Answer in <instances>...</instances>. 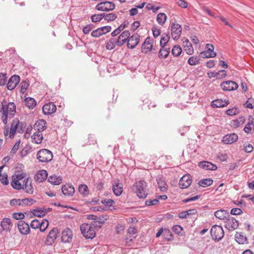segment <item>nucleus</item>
Listing matches in <instances>:
<instances>
[{
  "label": "nucleus",
  "instance_id": "1",
  "mask_svg": "<svg viewBox=\"0 0 254 254\" xmlns=\"http://www.w3.org/2000/svg\"><path fill=\"white\" fill-rule=\"evenodd\" d=\"M0 112L2 113L1 120L4 124L6 125L7 119L12 118L16 113V106L13 102H2L0 104Z\"/></svg>",
  "mask_w": 254,
  "mask_h": 254
},
{
  "label": "nucleus",
  "instance_id": "2",
  "mask_svg": "<svg viewBox=\"0 0 254 254\" xmlns=\"http://www.w3.org/2000/svg\"><path fill=\"white\" fill-rule=\"evenodd\" d=\"M147 183L146 182L144 181H139L133 185L132 189L138 197L144 198L147 195Z\"/></svg>",
  "mask_w": 254,
  "mask_h": 254
},
{
  "label": "nucleus",
  "instance_id": "3",
  "mask_svg": "<svg viewBox=\"0 0 254 254\" xmlns=\"http://www.w3.org/2000/svg\"><path fill=\"white\" fill-rule=\"evenodd\" d=\"M80 231L86 239H93L96 235L95 229L91 224H83L80 226Z\"/></svg>",
  "mask_w": 254,
  "mask_h": 254
},
{
  "label": "nucleus",
  "instance_id": "4",
  "mask_svg": "<svg viewBox=\"0 0 254 254\" xmlns=\"http://www.w3.org/2000/svg\"><path fill=\"white\" fill-rule=\"evenodd\" d=\"M37 157L41 162H48L52 160L53 154L51 151L46 149H43L37 152Z\"/></svg>",
  "mask_w": 254,
  "mask_h": 254
},
{
  "label": "nucleus",
  "instance_id": "5",
  "mask_svg": "<svg viewBox=\"0 0 254 254\" xmlns=\"http://www.w3.org/2000/svg\"><path fill=\"white\" fill-rule=\"evenodd\" d=\"M26 174L25 173H21L15 175V176H12V180L11 182V187L17 190H19L21 186V181L26 178Z\"/></svg>",
  "mask_w": 254,
  "mask_h": 254
},
{
  "label": "nucleus",
  "instance_id": "6",
  "mask_svg": "<svg viewBox=\"0 0 254 254\" xmlns=\"http://www.w3.org/2000/svg\"><path fill=\"white\" fill-rule=\"evenodd\" d=\"M210 234L213 239L219 241L224 237V232L222 227L216 225L212 227Z\"/></svg>",
  "mask_w": 254,
  "mask_h": 254
},
{
  "label": "nucleus",
  "instance_id": "7",
  "mask_svg": "<svg viewBox=\"0 0 254 254\" xmlns=\"http://www.w3.org/2000/svg\"><path fill=\"white\" fill-rule=\"evenodd\" d=\"M20 190H23L25 192L29 194L33 193L34 188L32 185V181L29 177H27L22 181V184L21 183Z\"/></svg>",
  "mask_w": 254,
  "mask_h": 254
},
{
  "label": "nucleus",
  "instance_id": "8",
  "mask_svg": "<svg viewBox=\"0 0 254 254\" xmlns=\"http://www.w3.org/2000/svg\"><path fill=\"white\" fill-rule=\"evenodd\" d=\"M115 8V4L111 1H106L101 2L95 6V9L98 11H109Z\"/></svg>",
  "mask_w": 254,
  "mask_h": 254
},
{
  "label": "nucleus",
  "instance_id": "9",
  "mask_svg": "<svg viewBox=\"0 0 254 254\" xmlns=\"http://www.w3.org/2000/svg\"><path fill=\"white\" fill-rule=\"evenodd\" d=\"M239 226V222L233 217L228 216L224 221V226L229 231L236 229Z\"/></svg>",
  "mask_w": 254,
  "mask_h": 254
},
{
  "label": "nucleus",
  "instance_id": "10",
  "mask_svg": "<svg viewBox=\"0 0 254 254\" xmlns=\"http://www.w3.org/2000/svg\"><path fill=\"white\" fill-rule=\"evenodd\" d=\"M220 87L223 91H231L236 90L238 88V85L233 81L228 80L222 82Z\"/></svg>",
  "mask_w": 254,
  "mask_h": 254
},
{
  "label": "nucleus",
  "instance_id": "11",
  "mask_svg": "<svg viewBox=\"0 0 254 254\" xmlns=\"http://www.w3.org/2000/svg\"><path fill=\"white\" fill-rule=\"evenodd\" d=\"M206 50L201 52L200 56L203 58H214L216 56V53L214 52V46L210 44L206 45Z\"/></svg>",
  "mask_w": 254,
  "mask_h": 254
},
{
  "label": "nucleus",
  "instance_id": "12",
  "mask_svg": "<svg viewBox=\"0 0 254 254\" xmlns=\"http://www.w3.org/2000/svg\"><path fill=\"white\" fill-rule=\"evenodd\" d=\"M182 26L181 25L173 23L171 25V35L174 40L178 39L182 33Z\"/></svg>",
  "mask_w": 254,
  "mask_h": 254
},
{
  "label": "nucleus",
  "instance_id": "13",
  "mask_svg": "<svg viewBox=\"0 0 254 254\" xmlns=\"http://www.w3.org/2000/svg\"><path fill=\"white\" fill-rule=\"evenodd\" d=\"M153 43V39L149 37L146 38L142 45L141 52L145 54L149 53L152 49Z\"/></svg>",
  "mask_w": 254,
  "mask_h": 254
},
{
  "label": "nucleus",
  "instance_id": "14",
  "mask_svg": "<svg viewBox=\"0 0 254 254\" xmlns=\"http://www.w3.org/2000/svg\"><path fill=\"white\" fill-rule=\"evenodd\" d=\"M191 176L189 174H186L180 179L179 185L181 189H186L191 185Z\"/></svg>",
  "mask_w": 254,
  "mask_h": 254
},
{
  "label": "nucleus",
  "instance_id": "15",
  "mask_svg": "<svg viewBox=\"0 0 254 254\" xmlns=\"http://www.w3.org/2000/svg\"><path fill=\"white\" fill-rule=\"evenodd\" d=\"M58 233V230L57 228H53L52 229L47 236L45 241L46 245L50 246L53 244L57 238Z\"/></svg>",
  "mask_w": 254,
  "mask_h": 254
},
{
  "label": "nucleus",
  "instance_id": "16",
  "mask_svg": "<svg viewBox=\"0 0 254 254\" xmlns=\"http://www.w3.org/2000/svg\"><path fill=\"white\" fill-rule=\"evenodd\" d=\"M140 36L137 34H133L129 37L127 40V46L129 49L134 48L139 42Z\"/></svg>",
  "mask_w": 254,
  "mask_h": 254
},
{
  "label": "nucleus",
  "instance_id": "17",
  "mask_svg": "<svg viewBox=\"0 0 254 254\" xmlns=\"http://www.w3.org/2000/svg\"><path fill=\"white\" fill-rule=\"evenodd\" d=\"M20 79V77L18 75H14L11 76L7 84V89L9 90L14 89L19 83Z\"/></svg>",
  "mask_w": 254,
  "mask_h": 254
},
{
  "label": "nucleus",
  "instance_id": "18",
  "mask_svg": "<svg viewBox=\"0 0 254 254\" xmlns=\"http://www.w3.org/2000/svg\"><path fill=\"white\" fill-rule=\"evenodd\" d=\"M130 35V33L128 30L124 31L122 34L119 36L116 42L117 43V46L121 47L123 46L128 40V38Z\"/></svg>",
  "mask_w": 254,
  "mask_h": 254
},
{
  "label": "nucleus",
  "instance_id": "19",
  "mask_svg": "<svg viewBox=\"0 0 254 254\" xmlns=\"http://www.w3.org/2000/svg\"><path fill=\"white\" fill-rule=\"evenodd\" d=\"M56 106L52 102L46 104L43 107V112L45 115H49L55 113L56 111Z\"/></svg>",
  "mask_w": 254,
  "mask_h": 254
},
{
  "label": "nucleus",
  "instance_id": "20",
  "mask_svg": "<svg viewBox=\"0 0 254 254\" xmlns=\"http://www.w3.org/2000/svg\"><path fill=\"white\" fill-rule=\"evenodd\" d=\"M183 46L184 50L188 55H191L194 53V50L191 43L186 38L182 39Z\"/></svg>",
  "mask_w": 254,
  "mask_h": 254
},
{
  "label": "nucleus",
  "instance_id": "21",
  "mask_svg": "<svg viewBox=\"0 0 254 254\" xmlns=\"http://www.w3.org/2000/svg\"><path fill=\"white\" fill-rule=\"evenodd\" d=\"M17 227L22 234L27 235L30 232L29 225L23 220L18 222Z\"/></svg>",
  "mask_w": 254,
  "mask_h": 254
},
{
  "label": "nucleus",
  "instance_id": "22",
  "mask_svg": "<svg viewBox=\"0 0 254 254\" xmlns=\"http://www.w3.org/2000/svg\"><path fill=\"white\" fill-rule=\"evenodd\" d=\"M238 139V135L234 133L226 134L223 138V142L225 144H229L236 142Z\"/></svg>",
  "mask_w": 254,
  "mask_h": 254
},
{
  "label": "nucleus",
  "instance_id": "23",
  "mask_svg": "<svg viewBox=\"0 0 254 254\" xmlns=\"http://www.w3.org/2000/svg\"><path fill=\"white\" fill-rule=\"evenodd\" d=\"M112 189L114 193L116 196H120L123 191V185L118 181H115L112 185Z\"/></svg>",
  "mask_w": 254,
  "mask_h": 254
},
{
  "label": "nucleus",
  "instance_id": "24",
  "mask_svg": "<svg viewBox=\"0 0 254 254\" xmlns=\"http://www.w3.org/2000/svg\"><path fill=\"white\" fill-rule=\"evenodd\" d=\"M12 226V224L11 219L9 218H4L0 223L1 231H10Z\"/></svg>",
  "mask_w": 254,
  "mask_h": 254
},
{
  "label": "nucleus",
  "instance_id": "25",
  "mask_svg": "<svg viewBox=\"0 0 254 254\" xmlns=\"http://www.w3.org/2000/svg\"><path fill=\"white\" fill-rule=\"evenodd\" d=\"M72 237V232L69 228H66L62 232V241L64 243H68Z\"/></svg>",
  "mask_w": 254,
  "mask_h": 254
},
{
  "label": "nucleus",
  "instance_id": "26",
  "mask_svg": "<svg viewBox=\"0 0 254 254\" xmlns=\"http://www.w3.org/2000/svg\"><path fill=\"white\" fill-rule=\"evenodd\" d=\"M47 176V172L45 170H41L35 174L34 178L36 182H42L46 180Z\"/></svg>",
  "mask_w": 254,
  "mask_h": 254
},
{
  "label": "nucleus",
  "instance_id": "27",
  "mask_svg": "<svg viewBox=\"0 0 254 254\" xmlns=\"http://www.w3.org/2000/svg\"><path fill=\"white\" fill-rule=\"evenodd\" d=\"M62 190L63 194L67 196H72L75 191L74 187L69 184L64 185Z\"/></svg>",
  "mask_w": 254,
  "mask_h": 254
},
{
  "label": "nucleus",
  "instance_id": "28",
  "mask_svg": "<svg viewBox=\"0 0 254 254\" xmlns=\"http://www.w3.org/2000/svg\"><path fill=\"white\" fill-rule=\"evenodd\" d=\"M229 103V102L228 100L219 99L213 100L211 105L213 108H221L226 106Z\"/></svg>",
  "mask_w": 254,
  "mask_h": 254
},
{
  "label": "nucleus",
  "instance_id": "29",
  "mask_svg": "<svg viewBox=\"0 0 254 254\" xmlns=\"http://www.w3.org/2000/svg\"><path fill=\"white\" fill-rule=\"evenodd\" d=\"M199 167L206 170H215L217 169V166L207 161H202L199 163Z\"/></svg>",
  "mask_w": 254,
  "mask_h": 254
},
{
  "label": "nucleus",
  "instance_id": "30",
  "mask_svg": "<svg viewBox=\"0 0 254 254\" xmlns=\"http://www.w3.org/2000/svg\"><path fill=\"white\" fill-rule=\"evenodd\" d=\"M157 185L160 190L162 191H165L168 189V185L165 179L161 177H158L156 179Z\"/></svg>",
  "mask_w": 254,
  "mask_h": 254
},
{
  "label": "nucleus",
  "instance_id": "31",
  "mask_svg": "<svg viewBox=\"0 0 254 254\" xmlns=\"http://www.w3.org/2000/svg\"><path fill=\"white\" fill-rule=\"evenodd\" d=\"M253 129H254V118L252 116H250L249 118V122L246 125L244 130L246 133H251Z\"/></svg>",
  "mask_w": 254,
  "mask_h": 254
},
{
  "label": "nucleus",
  "instance_id": "32",
  "mask_svg": "<svg viewBox=\"0 0 254 254\" xmlns=\"http://www.w3.org/2000/svg\"><path fill=\"white\" fill-rule=\"evenodd\" d=\"M46 122L44 120H39L35 124L34 127L37 131L41 132L46 129Z\"/></svg>",
  "mask_w": 254,
  "mask_h": 254
},
{
  "label": "nucleus",
  "instance_id": "33",
  "mask_svg": "<svg viewBox=\"0 0 254 254\" xmlns=\"http://www.w3.org/2000/svg\"><path fill=\"white\" fill-rule=\"evenodd\" d=\"M214 215L219 219L225 220L229 216V214L226 210L221 209L216 211Z\"/></svg>",
  "mask_w": 254,
  "mask_h": 254
},
{
  "label": "nucleus",
  "instance_id": "34",
  "mask_svg": "<svg viewBox=\"0 0 254 254\" xmlns=\"http://www.w3.org/2000/svg\"><path fill=\"white\" fill-rule=\"evenodd\" d=\"M19 123V120L17 119H14L11 124V128L9 130V135L10 138H12L15 133L17 126Z\"/></svg>",
  "mask_w": 254,
  "mask_h": 254
},
{
  "label": "nucleus",
  "instance_id": "35",
  "mask_svg": "<svg viewBox=\"0 0 254 254\" xmlns=\"http://www.w3.org/2000/svg\"><path fill=\"white\" fill-rule=\"evenodd\" d=\"M245 122V118L243 116L239 117L238 119L231 122V127L233 128H238L243 125Z\"/></svg>",
  "mask_w": 254,
  "mask_h": 254
},
{
  "label": "nucleus",
  "instance_id": "36",
  "mask_svg": "<svg viewBox=\"0 0 254 254\" xmlns=\"http://www.w3.org/2000/svg\"><path fill=\"white\" fill-rule=\"evenodd\" d=\"M32 142L40 144L42 142L43 140V134L40 131H37L33 133L31 136Z\"/></svg>",
  "mask_w": 254,
  "mask_h": 254
},
{
  "label": "nucleus",
  "instance_id": "37",
  "mask_svg": "<svg viewBox=\"0 0 254 254\" xmlns=\"http://www.w3.org/2000/svg\"><path fill=\"white\" fill-rule=\"evenodd\" d=\"M48 181L52 184L58 185L62 183V177L54 175L49 177Z\"/></svg>",
  "mask_w": 254,
  "mask_h": 254
},
{
  "label": "nucleus",
  "instance_id": "38",
  "mask_svg": "<svg viewBox=\"0 0 254 254\" xmlns=\"http://www.w3.org/2000/svg\"><path fill=\"white\" fill-rule=\"evenodd\" d=\"M170 52V48H165V47H161L158 53V56L160 59L166 58L169 55Z\"/></svg>",
  "mask_w": 254,
  "mask_h": 254
},
{
  "label": "nucleus",
  "instance_id": "39",
  "mask_svg": "<svg viewBox=\"0 0 254 254\" xmlns=\"http://www.w3.org/2000/svg\"><path fill=\"white\" fill-rule=\"evenodd\" d=\"M235 240L240 244H244L247 243V238L242 233L237 232L235 234Z\"/></svg>",
  "mask_w": 254,
  "mask_h": 254
},
{
  "label": "nucleus",
  "instance_id": "40",
  "mask_svg": "<svg viewBox=\"0 0 254 254\" xmlns=\"http://www.w3.org/2000/svg\"><path fill=\"white\" fill-rule=\"evenodd\" d=\"M25 104L29 109H33L36 105L35 100L33 98L28 97L25 99Z\"/></svg>",
  "mask_w": 254,
  "mask_h": 254
},
{
  "label": "nucleus",
  "instance_id": "41",
  "mask_svg": "<svg viewBox=\"0 0 254 254\" xmlns=\"http://www.w3.org/2000/svg\"><path fill=\"white\" fill-rule=\"evenodd\" d=\"M167 19V16L164 13H159L158 14L156 20L157 22L161 25H163Z\"/></svg>",
  "mask_w": 254,
  "mask_h": 254
},
{
  "label": "nucleus",
  "instance_id": "42",
  "mask_svg": "<svg viewBox=\"0 0 254 254\" xmlns=\"http://www.w3.org/2000/svg\"><path fill=\"white\" fill-rule=\"evenodd\" d=\"M116 46H117L116 39L112 38L106 43V48L107 50H111L113 49Z\"/></svg>",
  "mask_w": 254,
  "mask_h": 254
},
{
  "label": "nucleus",
  "instance_id": "43",
  "mask_svg": "<svg viewBox=\"0 0 254 254\" xmlns=\"http://www.w3.org/2000/svg\"><path fill=\"white\" fill-rule=\"evenodd\" d=\"M9 204L12 206H24L23 199H12Z\"/></svg>",
  "mask_w": 254,
  "mask_h": 254
},
{
  "label": "nucleus",
  "instance_id": "44",
  "mask_svg": "<svg viewBox=\"0 0 254 254\" xmlns=\"http://www.w3.org/2000/svg\"><path fill=\"white\" fill-rule=\"evenodd\" d=\"M213 180L211 179H204L201 180L198 182L199 186L202 187H207L212 185Z\"/></svg>",
  "mask_w": 254,
  "mask_h": 254
},
{
  "label": "nucleus",
  "instance_id": "45",
  "mask_svg": "<svg viewBox=\"0 0 254 254\" xmlns=\"http://www.w3.org/2000/svg\"><path fill=\"white\" fill-rule=\"evenodd\" d=\"M199 61L200 59L198 57L192 56L189 59L188 63L190 65H195L200 63Z\"/></svg>",
  "mask_w": 254,
  "mask_h": 254
},
{
  "label": "nucleus",
  "instance_id": "46",
  "mask_svg": "<svg viewBox=\"0 0 254 254\" xmlns=\"http://www.w3.org/2000/svg\"><path fill=\"white\" fill-rule=\"evenodd\" d=\"M104 18L107 21L111 22L114 21L117 18V15L115 13H111L109 14L104 13Z\"/></svg>",
  "mask_w": 254,
  "mask_h": 254
},
{
  "label": "nucleus",
  "instance_id": "47",
  "mask_svg": "<svg viewBox=\"0 0 254 254\" xmlns=\"http://www.w3.org/2000/svg\"><path fill=\"white\" fill-rule=\"evenodd\" d=\"M78 191L83 195L87 196L88 194V189L86 185H80L78 187Z\"/></svg>",
  "mask_w": 254,
  "mask_h": 254
},
{
  "label": "nucleus",
  "instance_id": "48",
  "mask_svg": "<svg viewBox=\"0 0 254 254\" xmlns=\"http://www.w3.org/2000/svg\"><path fill=\"white\" fill-rule=\"evenodd\" d=\"M163 237L164 239L167 241H171L173 239L172 235L171 232L168 229H164Z\"/></svg>",
  "mask_w": 254,
  "mask_h": 254
},
{
  "label": "nucleus",
  "instance_id": "49",
  "mask_svg": "<svg viewBox=\"0 0 254 254\" xmlns=\"http://www.w3.org/2000/svg\"><path fill=\"white\" fill-rule=\"evenodd\" d=\"M182 50L181 47L179 46H175L172 50V54L176 57L179 56L182 53Z\"/></svg>",
  "mask_w": 254,
  "mask_h": 254
},
{
  "label": "nucleus",
  "instance_id": "50",
  "mask_svg": "<svg viewBox=\"0 0 254 254\" xmlns=\"http://www.w3.org/2000/svg\"><path fill=\"white\" fill-rule=\"evenodd\" d=\"M39 229L41 232H44L49 226V222L46 219H43L40 223Z\"/></svg>",
  "mask_w": 254,
  "mask_h": 254
},
{
  "label": "nucleus",
  "instance_id": "51",
  "mask_svg": "<svg viewBox=\"0 0 254 254\" xmlns=\"http://www.w3.org/2000/svg\"><path fill=\"white\" fill-rule=\"evenodd\" d=\"M104 16V13L101 14H94L91 17V21L93 22H97L101 21Z\"/></svg>",
  "mask_w": 254,
  "mask_h": 254
},
{
  "label": "nucleus",
  "instance_id": "52",
  "mask_svg": "<svg viewBox=\"0 0 254 254\" xmlns=\"http://www.w3.org/2000/svg\"><path fill=\"white\" fill-rule=\"evenodd\" d=\"M170 39V37L168 35H165L162 36L160 39V44L161 47H166L167 43L169 42Z\"/></svg>",
  "mask_w": 254,
  "mask_h": 254
},
{
  "label": "nucleus",
  "instance_id": "53",
  "mask_svg": "<svg viewBox=\"0 0 254 254\" xmlns=\"http://www.w3.org/2000/svg\"><path fill=\"white\" fill-rule=\"evenodd\" d=\"M31 147L26 146L24 147L19 152V154L21 157H24L26 156L27 154H28L31 151Z\"/></svg>",
  "mask_w": 254,
  "mask_h": 254
},
{
  "label": "nucleus",
  "instance_id": "54",
  "mask_svg": "<svg viewBox=\"0 0 254 254\" xmlns=\"http://www.w3.org/2000/svg\"><path fill=\"white\" fill-rule=\"evenodd\" d=\"M101 202L104 204L107 207L110 208L115 203L114 201L111 199H104L101 201Z\"/></svg>",
  "mask_w": 254,
  "mask_h": 254
},
{
  "label": "nucleus",
  "instance_id": "55",
  "mask_svg": "<svg viewBox=\"0 0 254 254\" xmlns=\"http://www.w3.org/2000/svg\"><path fill=\"white\" fill-rule=\"evenodd\" d=\"M239 110L238 108L233 107L232 109H228L226 111V113L229 116H233L238 114Z\"/></svg>",
  "mask_w": 254,
  "mask_h": 254
},
{
  "label": "nucleus",
  "instance_id": "56",
  "mask_svg": "<svg viewBox=\"0 0 254 254\" xmlns=\"http://www.w3.org/2000/svg\"><path fill=\"white\" fill-rule=\"evenodd\" d=\"M226 76V71L225 70H220L216 72V78L218 79H222Z\"/></svg>",
  "mask_w": 254,
  "mask_h": 254
},
{
  "label": "nucleus",
  "instance_id": "57",
  "mask_svg": "<svg viewBox=\"0 0 254 254\" xmlns=\"http://www.w3.org/2000/svg\"><path fill=\"white\" fill-rule=\"evenodd\" d=\"M20 91L22 93H24L27 90L28 86L29 83L26 81H22L20 83Z\"/></svg>",
  "mask_w": 254,
  "mask_h": 254
},
{
  "label": "nucleus",
  "instance_id": "58",
  "mask_svg": "<svg viewBox=\"0 0 254 254\" xmlns=\"http://www.w3.org/2000/svg\"><path fill=\"white\" fill-rule=\"evenodd\" d=\"M7 81L6 74L0 73V86H3L5 84Z\"/></svg>",
  "mask_w": 254,
  "mask_h": 254
},
{
  "label": "nucleus",
  "instance_id": "59",
  "mask_svg": "<svg viewBox=\"0 0 254 254\" xmlns=\"http://www.w3.org/2000/svg\"><path fill=\"white\" fill-rule=\"evenodd\" d=\"M183 230V227L180 225H177L173 227V231L178 235H182Z\"/></svg>",
  "mask_w": 254,
  "mask_h": 254
},
{
  "label": "nucleus",
  "instance_id": "60",
  "mask_svg": "<svg viewBox=\"0 0 254 254\" xmlns=\"http://www.w3.org/2000/svg\"><path fill=\"white\" fill-rule=\"evenodd\" d=\"M99 29L101 31V34L102 35L110 32L112 28L110 26H106L99 28Z\"/></svg>",
  "mask_w": 254,
  "mask_h": 254
},
{
  "label": "nucleus",
  "instance_id": "61",
  "mask_svg": "<svg viewBox=\"0 0 254 254\" xmlns=\"http://www.w3.org/2000/svg\"><path fill=\"white\" fill-rule=\"evenodd\" d=\"M40 222L39 220L34 219L32 221L30 226L33 229H37L39 227V226H40Z\"/></svg>",
  "mask_w": 254,
  "mask_h": 254
},
{
  "label": "nucleus",
  "instance_id": "62",
  "mask_svg": "<svg viewBox=\"0 0 254 254\" xmlns=\"http://www.w3.org/2000/svg\"><path fill=\"white\" fill-rule=\"evenodd\" d=\"M33 214L35 216L41 217L45 215V212L42 210H34Z\"/></svg>",
  "mask_w": 254,
  "mask_h": 254
},
{
  "label": "nucleus",
  "instance_id": "63",
  "mask_svg": "<svg viewBox=\"0 0 254 254\" xmlns=\"http://www.w3.org/2000/svg\"><path fill=\"white\" fill-rule=\"evenodd\" d=\"M159 200L157 199H149L145 201V204L147 206L154 205L157 204Z\"/></svg>",
  "mask_w": 254,
  "mask_h": 254
},
{
  "label": "nucleus",
  "instance_id": "64",
  "mask_svg": "<svg viewBox=\"0 0 254 254\" xmlns=\"http://www.w3.org/2000/svg\"><path fill=\"white\" fill-rule=\"evenodd\" d=\"M253 103H254L253 99L249 98L247 100V101L246 102V103L245 104V106L247 108H249V109H253L254 108V106L253 105Z\"/></svg>",
  "mask_w": 254,
  "mask_h": 254
}]
</instances>
